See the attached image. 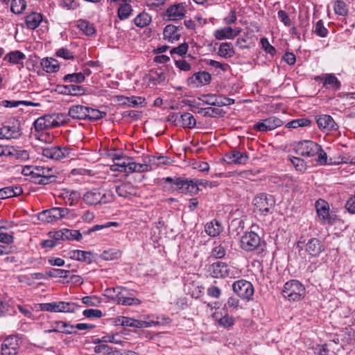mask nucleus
Masks as SVG:
<instances>
[{"mask_svg": "<svg viewBox=\"0 0 355 355\" xmlns=\"http://www.w3.org/2000/svg\"><path fill=\"white\" fill-rule=\"evenodd\" d=\"M66 123V117L62 114H46L39 117L34 122L37 132L60 127Z\"/></svg>", "mask_w": 355, "mask_h": 355, "instance_id": "obj_1", "label": "nucleus"}, {"mask_svg": "<svg viewBox=\"0 0 355 355\" xmlns=\"http://www.w3.org/2000/svg\"><path fill=\"white\" fill-rule=\"evenodd\" d=\"M305 287L297 280L287 282L283 288L282 295L288 301H300L305 296Z\"/></svg>", "mask_w": 355, "mask_h": 355, "instance_id": "obj_2", "label": "nucleus"}, {"mask_svg": "<svg viewBox=\"0 0 355 355\" xmlns=\"http://www.w3.org/2000/svg\"><path fill=\"white\" fill-rule=\"evenodd\" d=\"M209 272L215 278H236L240 275V271L238 268L222 261H216L212 263L209 267Z\"/></svg>", "mask_w": 355, "mask_h": 355, "instance_id": "obj_3", "label": "nucleus"}, {"mask_svg": "<svg viewBox=\"0 0 355 355\" xmlns=\"http://www.w3.org/2000/svg\"><path fill=\"white\" fill-rule=\"evenodd\" d=\"M113 193L111 191H102L98 189H93L86 192L83 196V201L88 205L105 204L113 200Z\"/></svg>", "mask_w": 355, "mask_h": 355, "instance_id": "obj_4", "label": "nucleus"}, {"mask_svg": "<svg viewBox=\"0 0 355 355\" xmlns=\"http://www.w3.org/2000/svg\"><path fill=\"white\" fill-rule=\"evenodd\" d=\"M260 236L254 232L245 233L241 239V247L245 251L262 250Z\"/></svg>", "mask_w": 355, "mask_h": 355, "instance_id": "obj_5", "label": "nucleus"}, {"mask_svg": "<svg viewBox=\"0 0 355 355\" xmlns=\"http://www.w3.org/2000/svg\"><path fill=\"white\" fill-rule=\"evenodd\" d=\"M320 150V145L311 140L300 141L295 146L297 154L307 157L315 156Z\"/></svg>", "mask_w": 355, "mask_h": 355, "instance_id": "obj_6", "label": "nucleus"}, {"mask_svg": "<svg viewBox=\"0 0 355 355\" xmlns=\"http://www.w3.org/2000/svg\"><path fill=\"white\" fill-rule=\"evenodd\" d=\"M232 288L238 296L244 300H250L254 294L252 284L244 279L235 282L232 285Z\"/></svg>", "mask_w": 355, "mask_h": 355, "instance_id": "obj_7", "label": "nucleus"}, {"mask_svg": "<svg viewBox=\"0 0 355 355\" xmlns=\"http://www.w3.org/2000/svg\"><path fill=\"white\" fill-rule=\"evenodd\" d=\"M42 311L51 312H73L76 309V304L71 302H53L51 303H44L41 305Z\"/></svg>", "mask_w": 355, "mask_h": 355, "instance_id": "obj_8", "label": "nucleus"}, {"mask_svg": "<svg viewBox=\"0 0 355 355\" xmlns=\"http://www.w3.org/2000/svg\"><path fill=\"white\" fill-rule=\"evenodd\" d=\"M326 249L323 241L317 238L310 239L304 245L305 252L309 257H317Z\"/></svg>", "mask_w": 355, "mask_h": 355, "instance_id": "obj_9", "label": "nucleus"}, {"mask_svg": "<svg viewBox=\"0 0 355 355\" xmlns=\"http://www.w3.org/2000/svg\"><path fill=\"white\" fill-rule=\"evenodd\" d=\"M69 150L66 147L51 146L42 148V155L48 158L60 160L69 155Z\"/></svg>", "mask_w": 355, "mask_h": 355, "instance_id": "obj_10", "label": "nucleus"}, {"mask_svg": "<svg viewBox=\"0 0 355 355\" xmlns=\"http://www.w3.org/2000/svg\"><path fill=\"white\" fill-rule=\"evenodd\" d=\"M19 348L17 336H10L4 340L1 345V355H17Z\"/></svg>", "mask_w": 355, "mask_h": 355, "instance_id": "obj_11", "label": "nucleus"}, {"mask_svg": "<svg viewBox=\"0 0 355 355\" xmlns=\"http://www.w3.org/2000/svg\"><path fill=\"white\" fill-rule=\"evenodd\" d=\"M315 118L318 128L324 132L336 130L338 128L337 123L330 115L321 114L315 116Z\"/></svg>", "mask_w": 355, "mask_h": 355, "instance_id": "obj_12", "label": "nucleus"}, {"mask_svg": "<svg viewBox=\"0 0 355 355\" xmlns=\"http://www.w3.org/2000/svg\"><path fill=\"white\" fill-rule=\"evenodd\" d=\"M254 205L257 211L266 214L273 207L272 197L269 198L266 194H260L254 198Z\"/></svg>", "mask_w": 355, "mask_h": 355, "instance_id": "obj_13", "label": "nucleus"}, {"mask_svg": "<svg viewBox=\"0 0 355 355\" xmlns=\"http://www.w3.org/2000/svg\"><path fill=\"white\" fill-rule=\"evenodd\" d=\"M176 189L180 193L191 194H196L199 191L198 183L195 180L183 178H180V180L176 182Z\"/></svg>", "mask_w": 355, "mask_h": 355, "instance_id": "obj_14", "label": "nucleus"}, {"mask_svg": "<svg viewBox=\"0 0 355 355\" xmlns=\"http://www.w3.org/2000/svg\"><path fill=\"white\" fill-rule=\"evenodd\" d=\"M315 209L320 219L324 223L331 224L332 219L329 214V205L324 200H318L315 202Z\"/></svg>", "mask_w": 355, "mask_h": 355, "instance_id": "obj_15", "label": "nucleus"}, {"mask_svg": "<svg viewBox=\"0 0 355 355\" xmlns=\"http://www.w3.org/2000/svg\"><path fill=\"white\" fill-rule=\"evenodd\" d=\"M186 8L183 3L171 6L167 8L166 15L169 20L176 21L182 19L186 14Z\"/></svg>", "mask_w": 355, "mask_h": 355, "instance_id": "obj_16", "label": "nucleus"}, {"mask_svg": "<svg viewBox=\"0 0 355 355\" xmlns=\"http://www.w3.org/2000/svg\"><path fill=\"white\" fill-rule=\"evenodd\" d=\"M315 80L322 81L323 87L327 89L338 90L341 86L340 82L332 73H326L322 76H316Z\"/></svg>", "mask_w": 355, "mask_h": 355, "instance_id": "obj_17", "label": "nucleus"}, {"mask_svg": "<svg viewBox=\"0 0 355 355\" xmlns=\"http://www.w3.org/2000/svg\"><path fill=\"white\" fill-rule=\"evenodd\" d=\"M211 80V75L206 71H199L195 73L191 77L188 78L189 85L199 87L209 84Z\"/></svg>", "mask_w": 355, "mask_h": 355, "instance_id": "obj_18", "label": "nucleus"}, {"mask_svg": "<svg viewBox=\"0 0 355 355\" xmlns=\"http://www.w3.org/2000/svg\"><path fill=\"white\" fill-rule=\"evenodd\" d=\"M248 158L249 157L245 153L238 150H232L225 155V159L228 164H244Z\"/></svg>", "mask_w": 355, "mask_h": 355, "instance_id": "obj_19", "label": "nucleus"}, {"mask_svg": "<svg viewBox=\"0 0 355 355\" xmlns=\"http://www.w3.org/2000/svg\"><path fill=\"white\" fill-rule=\"evenodd\" d=\"M132 159L130 157L123 158L122 155H115L113 157L114 164L110 166V170L112 171H119L127 173V169L129 166L130 161Z\"/></svg>", "mask_w": 355, "mask_h": 355, "instance_id": "obj_20", "label": "nucleus"}, {"mask_svg": "<svg viewBox=\"0 0 355 355\" xmlns=\"http://www.w3.org/2000/svg\"><path fill=\"white\" fill-rule=\"evenodd\" d=\"M240 33V31L234 30L230 26H226L214 31V35L216 40H222L226 39H234Z\"/></svg>", "mask_w": 355, "mask_h": 355, "instance_id": "obj_21", "label": "nucleus"}, {"mask_svg": "<svg viewBox=\"0 0 355 355\" xmlns=\"http://www.w3.org/2000/svg\"><path fill=\"white\" fill-rule=\"evenodd\" d=\"M13 122L12 125H6L3 126V130L4 131L5 139L17 138L20 135V126L18 121L15 119H12Z\"/></svg>", "mask_w": 355, "mask_h": 355, "instance_id": "obj_22", "label": "nucleus"}, {"mask_svg": "<svg viewBox=\"0 0 355 355\" xmlns=\"http://www.w3.org/2000/svg\"><path fill=\"white\" fill-rule=\"evenodd\" d=\"M164 38L169 42L178 41L180 37V29L178 27L169 24L166 26L163 31Z\"/></svg>", "mask_w": 355, "mask_h": 355, "instance_id": "obj_23", "label": "nucleus"}, {"mask_svg": "<svg viewBox=\"0 0 355 355\" xmlns=\"http://www.w3.org/2000/svg\"><path fill=\"white\" fill-rule=\"evenodd\" d=\"M116 192L121 197L130 198L136 195L137 189L132 184L128 182L117 186L116 187Z\"/></svg>", "mask_w": 355, "mask_h": 355, "instance_id": "obj_24", "label": "nucleus"}, {"mask_svg": "<svg viewBox=\"0 0 355 355\" xmlns=\"http://www.w3.org/2000/svg\"><path fill=\"white\" fill-rule=\"evenodd\" d=\"M40 64L43 70L46 73L56 72L60 68L58 61L52 58H43L40 62Z\"/></svg>", "mask_w": 355, "mask_h": 355, "instance_id": "obj_25", "label": "nucleus"}, {"mask_svg": "<svg viewBox=\"0 0 355 355\" xmlns=\"http://www.w3.org/2000/svg\"><path fill=\"white\" fill-rule=\"evenodd\" d=\"M42 15L38 12H32L26 17V24L28 28L34 30L37 28L42 22Z\"/></svg>", "mask_w": 355, "mask_h": 355, "instance_id": "obj_26", "label": "nucleus"}, {"mask_svg": "<svg viewBox=\"0 0 355 355\" xmlns=\"http://www.w3.org/2000/svg\"><path fill=\"white\" fill-rule=\"evenodd\" d=\"M69 115L73 119H87V107L77 105L69 108Z\"/></svg>", "mask_w": 355, "mask_h": 355, "instance_id": "obj_27", "label": "nucleus"}, {"mask_svg": "<svg viewBox=\"0 0 355 355\" xmlns=\"http://www.w3.org/2000/svg\"><path fill=\"white\" fill-rule=\"evenodd\" d=\"M223 227L216 220L207 223L205 225V232L210 236H216L222 232Z\"/></svg>", "mask_w": 355, "mask_h": 355, "instance_id": "obj_28", "label": "nucleus"}, {"mask_svg": "<svg viewBox=\"0 0 355 355\" xmlns=\"http://www.w3.org/2000/svg\"><path fill=\"white\" fill-rule=\"evenodd\" d=\"M69 254L71 259L75 260L84 261L87 263H90L92 261L90 258L91 253L89 252L74 250L70 251Z\"/></svg>", "mask_w": 355, "mask_h": 355, "instance_id": "obj_29", "label": "nucleus"}, {"mask_svg": "<svg viewBox=\"0 0 355 355\" xmlns=\"http://www.w3.org/2000/svg\"><path fill=\"white\" fill-rule=\"evenodd\" d=\"M78 28L86 35L92 36L96 33V29L93 24L87 20L80 19L78 21Z\"/></svg>", "mask_w": 355, "mask_h": 355, "instance_id": "obj_30", "label": "nucleus"}, {"mask_svg": "<svg viewBox=\"0 0 355 355\" xmlns=\"http://www.w3.org/2000/svg\"><path fill=\"white\" fill-rule=\"evenodd\" d=\"M26 58V55L19 51H13L6 54L4 58L10 63L16 64L21 63Z\"/></svg>", "mask_w": 355, "mask_h": 355, "instance_id": "obj_31", "label": "nucleus"}, {"mask_svg": "<svg viewBox=\"0 0 355 355\" xmlns=\"http://www.w3.org/2000/svg\"><path fill=\"white\" fill-rule=\"evenodd\" d=\"M152 21L151 16L146 12L139 13L134 19L135 24L137 27L144 28L150 24Z\"/></svg>", "mask_w": 355, "mask_h": 355, "instance_id": "obj_32", "label": "nucleus"}, {"mask_svg": "<svg viewBox=\"0 0 355 355\" xmlns=\"http://www.w3.org/2000/svg\"><path fill=\"white\" fill-rule=\"evenodd\" d=\"M218 53L220 56L227 58L232 57L235 52L232 43L223 42L220 45Z\"/></svg>", "mask_w": 355, "mask_h": 355, "instance_id": "obj_33", "label": "nucleus"}, {"mask_svg": "<svg viewBox=\"0 0 355 355\" xmlns=\"http://www.w3.org/2000/svg\"><path fill=\"white\" fill-rule=\"evenodd\" d=\"M312 124V121L308 118H300L292 120L285 125L287 128H297L303 127H309Z\"/></svg>", "mask_w": 355, "mask_h": 355, "instance_id": "obj_34", "label": "nucleus"}, {"mask_svg": "<svg viewBox=\"0 0 355 355\" xmlns=\"http://www.w3.org/2000/svg\"><path fill=\"white\" fill-rule=\"evenodd\" d=\"M150 169V166L147 164H139L130 161L127 173H143L148 171Z\"/></svg>", "mask_w": 355, "mask_h": 355, "instance_id": "obj_35", "label": "nucleus"}, {"mask_svg": "<svg viewBox=\"0 0 355 355\" xmlns=\"http://www.w3.org/2000/svg\"><path fill=\"white\" fill-rule=\"evenodd\" d=\"M116 301L117 304L126 305V306H132V305H139L141 304V300L130 297H125L123 294L120 293V295H117L116 298Z\"/></svg>", "mask_w": 355, "mask_h": 355, "instance_id": "obj_36", "label": "nucleus"}, {"mask_svg": "<svg viewBox=\"0 0 355 355\" xmlns=\"http://www.w3.org/2000/svg\"><path fill=\"white\" fill-rule=\"evenodd\" d=\"M123 98L125 99L123 104L128 107L143 106L146 104V98L141 96H132L130 97H123Z\"/></svg>", "mask_w": 355, "mask_h": 355, "instance_id": "obj_37", "label": "nucleus"}, {"mask_svg": "<svg viewBox=\"0 0 355 355\" xmlns=\"http://www.w3.org/2000/svg\"><path fill=\"white\" fill-rule=\"evenodd\" d=\"M182 127L184 128H193L196 125V121L194 116L188 112H185L181 114L180 116Z\"/></svg>", "mask_w": 355, "mask_h": 355, "instance_id": "obj_38", "label": "nucleus"}, {"mask_svg": "<svg viewBox=\"0 0 355 355\" xmlns=\"http://www.w3.org/2000/svg\"><path fill=\"white\" fill-rule=\"evenodd\" d=\"M132 6L128 3H121L118 8L117 15L121 20L128 19L132 14Z\"/></svg>", "mask_w": 355, "mask_h": 355, "instance_id": "obj_39", "label": "nucleus"}, {"mask_svg": "<svg viewBox=\"0 0 355 355\" xmlns=\"http://www.w3.org/2000/svg\"><path fill=\"white\" fill-rule=\"evenodd\" d=\"M160 322L158 320H136L132 318L131 327L134 328H145L151 327L153 324L157 325L159 324Z\"/></svg>", "mask_w": 355, "mask_h": 355, "instance_id": "obj_40", "label": "nucleus"}, {"mask_svg": "<svg viewBox=\"0 0 355 355\" xmlns=\"http://www.w3.org/2000/svg\"><path fill=\"white\" fill-rule=\"evenodd\" d=\"M227 244L223 242L216 245L211 250V255L216 259H222L226 254Z\"/></svg>", "mask_w": 355, "mask_h": 355, "instance_id": "obj_41", "label": "nucleus"}, {"mask_svg": "<svg viewBox=\"0 0 355 355\" xmlns=\"http://www.w3.org/2000/svg\"><path fill=\"white\" fill-rule=\"evenodd\" d=\"M19 105H30V106H37V103H34L31 101H8L5 100L1 101V105H3L6 107H17Z\"/></svg>", "mask_w": 355, "mask_h": 355, "instance_id": "obj_42", "label": "nucleus"}, {"mask_svg": "<svg viewBox=\"0 0 355 355\" xmlns=\"http://www.w3.org/2000/svg\"><path fill=\"white\" fill-rule=\"evenodd\" d=\"M85 80V75L81 72L69 73L63 77V81L65 83H81Z\"/></svg>", "mask_w": 355, "mask_h": 355, "instance_id": "obj_43", "label": "nucleus"}, {"mask_svg": "<svg viewBox=\"0 0 355 355\" xmlns=\"http://www.w3.org/2000/svg\"><path fill=\"white\" fill-rule=\"evenodd\" d=\"M51 216L53 218L54 221H57L66 217L69 214L68 209L62 207H53L50 209Z\"/></svg>", "mask_w": 355, "mask_h": 355, "instance_id": "obj_44", "label": "nucleus"}, {"mask_svg": "<svg viewBox=\"0 0 355 355\" xmlns=\"http://www.w3.org/2000/svg\"><path fill=\"white\" fill-rule=\"evenodd\" d=\"M26 7L25 0H12L10 9L13 13L19 15L22 13Z\"/></svg>", "mask_w": 355, "mask_h": 355, "instance_id": "obj_45", "label": "nucleus"}, {"mask_svg": "<svg viewBox=\"0 0 355 355\" xmlns=\"http://www.w3.org/2000/svg\"><path fill=\"white\" fill-rule=\"evenodd\" d=\"M121 252L115 249H110L105 250L101 255V257L104 260H114L121 257Z\"/></svg>", "mask_w": 355, "mask_h": 355, "instance_id": "obj_46", "label": "nucleus"}, {"mask_svg": "<svg viewBox=\"0 0 355 355\" xmlns=\"http://www.w3.org/2000/svg\"><path fill=\"white\" fill-rule=\"evenodd\" d=\"M106 115L105 112H101L98 110L87 107V119L92 121H97Z\"/></svg>", "mask_w": 355, "mask_h": 355, "instance_id": "obj_47", "label": "nucleus"}, {"mask_svg": "<svg viewBox=\"0 0 355 355\" xmlns=\"http://www.w3.org/2000/svg\"><path fill=\"white\" fill-rule=\"evenodd\" d=\"M264 121L269 131L283 125V121L277 116H270L264 119Z\"/></svg>", "mask_w": 355, "mask_h": 355, "instance_id": "obj_48", "label": "nucleus"}, {"mask_svg": "<svg viewBox=\"0 0 355 355\" xmlns=\"http://www.w3.org/2000/svg\"><path fill=\"white\" fill-rule=\"evenodd\" d=\"M314 33L319 37H326L328 35L329 31L324 26L322 19L318 21L315 25Z\"/></svg>", "mask_w": 355, "mask_h": 355, "instance_id": "obj_49", "label": "nucleus"}, {"mask_svg": "<svg viewBox=\"0 0 355 355\" xmlns=\"http://www.w3.org/2000/svg\"><path fill=\"white\" fill-rule=\"evenodd\" d=\"M334 8L335 12L341 16H345L348 12L347 6L343 1L338 0Z\"/></svg>", "mask_w": 355, "mask_h": 355, "instance_id": "obj_50", "label": "nucleus"}, {"mask_svg": "<svg viewBox=\"0 0 355 355\" xmlns=\"http://www.w3.org/2000/svg\"><path fill=\"white\" fill-rule=\"evenodd\" d=\"M65 240H77L79 241L82 238V234L78 230L64 229Z\"/></svg>", "mask_w": 355, "mask_h": 355, "instance_id": "obj_51", "label": "nucleus"}, {"mask_svg": "<svg viewBox=\"0 0 355 355\" xmlns=\"http://www.w3.org/2000/svg\"><path fill=\"white\" fill-rule=\"evenodd\" d=\"M234 319L233 317L226 314L218 320V324L224 328H229L234 325Z\"/></svg>", "mask_w": 355, "mask_h": 355, "instance_id": "obj_52", "label": "nucleus"}, {"mask_svg": "<svg viewBox=\"0 0 355 355\" xmlns=\"http://www.w3.org/2000/svg\"><path fill=\"white\" fill-rule=\"evenodd\" d=\"M50 277H63L67 278L69 277V271L62 269H51L47 273Z\"/></svg>", "mask_w": 355, "mask_h": 355, "instance_id": "obj_53", "label": "nucleus"}, {"mask_svg": "<svg viewBox=\"0 0 355 355\" xmlns=\"http://www.w3.org/2000/svg\"><path fill=\"white\" fill-rule=\"evenodd\" d=\"M188 48H189L188 44L186 42H184V43L180 44L178 46L173 48L170 51V53L171 55L177 54L178 55L182 56L187 53V52L188 51Z\"/></svg>", "mask_w": 355, "mask_h": 355, "instance_id": "obj_54", "label": "nucleus"}, {"mask_svg": "<svg viewBox=\"0 0 355 355\" xmlns=\"http://www.w3.org/2000/svg\"><path fill=\"white\" fill-rule=\"evenodd\" d=\"M62 6L67 10H76L80 7L78 0H62Z\"/></svg>", "mask_w": 355, "mask_h": 355, "instance_id": "obj_55", "label": "nucleus"}, {"mask_svg": "<svg viewBox=\"0 0 355 355\" xmlns=\"http://www.w3.org/2000/svg\"><path fill=\"white\" fill-rule=\"evenodd\" d=\"M50 209L44 210L38 214V219L44 223L54 222L53 218L51 216Z\"/></svg>", "mask_w": 355, "mask_h": 355, "instance_id": "obj_56", "label": "nucleus"}, {"mask_svg": "<svg viewBox=\"0 0 355 355\" xmlns=\"http://www.w3.org/2000/svg\"><path fill=\"white\" fill-rule=\"evenodd\" d=\"M56 56L63 58L65 60H73V53L65 48L58 49L55 53Z\"/></svg>", "mask_w": 355, "mask_h": 355, "instance_id": "obj_57", "label": "nucleus"}, {"mask_svg": "<svg viewBox=\"0 0 355 355\" xmlns=\"http://www.w3.org/2000/svg\"><path fill=\"white\" fill-rule=\"evenodd\" d=\"M52 180H54L53 176H34L33 178L35 183L42 185L51 183Z\"/></svg>", "mask_w": 355, "mask_h": 355, "instance_id": "obj_58", "label": "nucleus"}, {"mask_svg": "<svg viewBox=\"0 0 355 355\" xmlns=\"http://www.w3.org/2000/svg\"><path fill=\"white\" fill-rule=\"evenodd\" d=\"M112 347L107 345H100L94 347V352L96 354H101L102 355H110Z\"/></svg>", "mask_w": 355, "mask_h": 355, "instance_id": "obj_59", "label": "nucleus"}, {"mask_svg": "<svg viewBox=\"0 0 355 355\" xmlns=\"http://www.w3.org/2000/svg\"><path fill=\"white\" fill-rule=\"evenodd\" d=\"M70 87V95L71 96H79L83 95L85 92V89L83 87L76 85H69Z\"/></svg>", "mask_w": 355, "mask_h": 355, "instance_id": "obj_60", "label": "nucleus"}, {"mask_svg": "<svg viewBox=\"0 0 355 355\" xmlns=\"http://www.w3.org/2000/svg\"><path fill=\"white\" fill-rule=\"evenodd\" d=\"M207 295L214 298H219L221 295V290L216 286H211L207 288Z\"/></svg>", "mask_w": 355, "mask_h": 355, "instance_id": "obj_61", "label": "nucleus"}, {"mask_svg": "<svg viewBox=\"0 0 355 355\" xmlns=\"http://www.w3.org/2000/svg\"><path fill=\"white\" fill-rule=\"evenodd\" d=\"M261 43L262 48L265 50L266 52L271 55H273L276 52L275 49L269 43L267 38H261Z\"/></svg>", "mask_w": 355, "mask_h": 355, "instance_id": "obj_62", "label": "nucleus"}, {"mask_svg": "<svg viewBox=\"0 0 355 355\" xmlns=\"http://www.w3.org/2000/svg\"><path fill=\"white\" fill-rule=\"evenodd\" d=\"M83 302L88 306H97L100 303L99 299L96 296H86L82 299Z\"/></svg>", "mask_w": 355, "mask_h": 355, "instance_id": "obj_63", "label": "nucleus"}, {"mask_svg": "<svg viewBox=\"0 0 355 355\" xmlns=\"http://www.w3.org/2000/svg\"><path fill=\"white\" fill-rule=\"evenodd\" d=\"M345 208L350 214H355V196L349 198L345 204Z\"/></svg>", "mask_w": 355, "mask_h": 355, "instance_id": "obj_64", "label": "nucleus"}]
</instances>
